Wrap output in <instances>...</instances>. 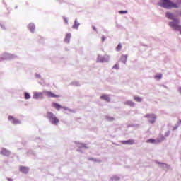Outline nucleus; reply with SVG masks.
<instances>
[{
    "label": "nucleus",
    "mask_w": 181,
    "mask_h": 181,
    "mask_svg": "<svg viewBox=\"0 0 181 181\" xmlns=\"http://www.w3.org/2000/svg\"><path fill=\"white\" fill-rule=\"evenodd\" d=\"M160 6L163 8H166L167 9H170L171 8H179V4L170 1V0H161Z\"/></svg>",
    "instance_id": "1"
},
{
    "label": "nucleus",
    "mask_w": 181,
    "mask_h": 181,
    "mask_svg": "<svg viewBox=\"0 0 181 181\" xmlns=\"http://www.w3.org/2000/svg\"><path fill=\"white\" fill-rule=\"evenodd\" d=\"M166 18H168V19H172L173 21H172V22L169 23V26L170 28H172V26H170V23H176L177 21H178V23H177L178 26H180V25H179V23H180L179 20L175 19L173 18V15L171 13H166Z\"/></svg>",
    "instance_id": "2"
},
{
    "label": "nucleus",
    "mask_w": 181,
    "mask_h": 181,
    "mask_svg": "<svg viewBox=\"0 0 181 181\" xmlns=\"http://www.w3.org/2000/svg\"><path fill=\"white\" fill-rule=\"evenodd\" d=\"M177 23H179V21H177L176 23H170V26H171L174 30L180 32L181 35V25H177Z\"/></svg>",
    "instance_id": "3"
},
{
    "label": "nucleus",
    "mask_w": 181,
    "mask_h": 181,
    "mask_svg": "<svg viewBox=\"0 0 181 181\" xmlns=\"http://www.w3.org/2000/svg\"><path fill=\"white\" fill-rule=\"evenodd\" d=\"M45 93H46L47 97H49L51 98H59V97H60V95H56V94L52 93L51 91H46Z\"/></svg>",
    "instance_id": "4"
},
{
    "label": "nucleus",
    "mask_w": 181,
    "mask_h": 181,
    "mask_svg": "<svg viewBox=\"0 0 181 181\" xmlns=\"http://www.w3.org/2000/svg\"><path fill=\"white\" fill-rule=\"evenodd\" d=\"M100 100H104L105 101H107V103H110V101H111V98H110V96L106 94H103L100 96Z\"/></svg>",
    "instance_id": "5"
},
{
    "label": "nucleus",
    "mask_w": 181,
    "mask_h": 181,
    "mask_svg": "<svg viewBox=\"0 0 181 181\" xmlns=\"http://www.w3.org/2000/svg\"><path fill=\"white\" fill-rule=\"evenodd\" d=\"M121 144H122L123 145H134V141L132 139H129L127 141H121Z\"/></svg>",
    "instance_id": "6"
},
{
    "label": "nucleus",
    "mask_w": 181,
    "mask_h": 181,
    "mask_svg": "<svg viewBox=\"0 0 181 181\" xmlns=\"http://www.w3.org/2000/svg\"><path fill=\"white\" fill-rule=\"evenodd\" d=\"M148 122L151 123V124H154L156 119V117H155V115H148Z\"/></svg>",
    "instance_id": "7"
},
{
    "label": "nucleus",
    "mask_w": 181,
    "mask_h": 181,
    "mask_svg": "<svg viewBox=\"0 0 181 181\" xmlns=\"http://www.w3.org/2000/svg\"><path fill=\"white\" fill-rule=\"evenodd\" d=\"M49 121L50 122H52V124H59V119L53 116H51L49 117Z\"/></svg>",
    "instance_id": "8"
},
{
    "label": "nucleus",
    "mask_w": 181,
    "mask_h": 181,
    "mask_svg": "<svg viewBox=\"0 0 181 181\" xmlns=\"http://www.w3.org/2000/svg\"><path fill=\"white\" fill-rule=\"evenodd\" d=\"M8 119H9V121H11L13 122V124H21V122L19 120L13 118V117H12V116H9Z\"/></svg>",
    "instance_id": "9"
},
{
    "label": "nucleus",
    "mask_w": 181,
    "mask_h": 181,
    "mask_svg": "<svg viewBox=\"0 0 181 181\" xmlns=\"http://www.w3.org/2000/svg\"><path fill=\"white\" fill-rule=\"evenodd\" d=\"M1 60H9L11 59V54H4L1 57Z\"/></svg>",
    "instance_id": "10"
},
{
    "label": "nucleus",
    "mask_w": 181,
    "mask_h": 181,
    "mask_svg": "<svg viewBox=\"0 0 181 181\" xmlns=\"http://www.w3.org/2000/svg\"><path fill=\"white\" fill-rule=\"evenodd\" d=\"M20 170H21V172H22L23 173H28L29 172V168L21 166V167H20Z\"/></svg>",
    "instance_id": "11"
},
{
    "label": "nucleus",
    "mask_w": 181,
    "mask_h": 181,
    "mask_svg": "<svg viewBox=\"0 0 181 181\" xmlns=\"http://www.w3.org/2000/svg\"><path fill=\"white\" fill-rule=\"evenodd\" d=\"M125 105H129V107H135V103L132 100H127L124 103Z\"/></svg>",
    "instance_id": "12"
},
{
    "label": "nucleus",
    "mask_w": 181,
    "mask_h": 181,
    "mask_svg": "<svg viewBox=\"0 0 181 181\" xmlns=\"http://www.w3.org/2000/svg\"><path fill=\"white\" fill-rule=\"evenodd\" d=\"M78 26H80V23H78L77 20H75L74 24L72 26V29H78Z\"/></svg>",
    "instance_id": "13"
},
{
    "label": "nucleus",
    "mask_w": 181,
    "mask_h": 181,
    "mask_svg": "<svg viewBox=\"0 0 181 181\" xmlns=\"http://www.w3.org/2000/svg\"><path fill=\"white\" fill-rule=\"evenodd\" d=\"M127 59H128V55H122L120 58L122 63H127Z\"/></svg>",
    "instance_id": "14"
},
{
    "label": "nucleus",
    "mask_w": 181,
    "mask_h": 181,
    "mask_svg": "<svg viewBox=\"0 0 181 181\" xmlns=\"http://www.w3.org/2000/svg\"><path fill=\"white\" fill-rule=\"evenodd\" d=\"M28 29L30 30V32H35V24L30 23L28 25Z\"/></svg>",
    "instance_id": "15"
},
{
    "label": "nucleus",
    "mask_w": 181,
    "mask_h": 181,
    "mask_svg": "<svg viewBox=\"0 0 181 181\" xmlns=\"http://www.w3.org/2000/svg\"><path fill=\"white\" fill-rule=\"evenodd\" d=\"M71 37V34H70V33L66 34V37H65V39H64L65 42H66V43H69V42H70Z\"/></svg>",
    "instance_id": "16"
},
{
    "label": "nucleus",
    "mask_w": 181,
    "mask_h": 181,
    "mask_svg": "<svg viewBox=\"0 0 181 181\" xmlns=\"http://www.w3.org/2000/svg\"><path fill=\"white\" fill-rule=\"evenodd\" d=\"M54 108H56V110H62V108H63V107H62V105H59L58 103H53L52 104Z\"/></svg>",
    "instance_id": "17"
},
{
    "label": "nucleus",
    "mask_w": 181,
    "mask_h": 181,
    "mask_svg": "<svg viewBox=\"0 0 181 181\" xmlns=\"http://www.w3.org/2000/svg\"><path fill=\"white\" fill-rule=\"evenodd\" d=\"M134 101H136V103H142V98L139 97V96H134Z\"/></svg>",
    "instance_id": "18"
},
{
    "label": "nucleus",
    "mask_w": 181,
    "mask_h": 181,
    "mask_svg": "<svg viewBox=\"0 0 181 181\" xmlns=\"http://www.w3.org/2000/svg\"><path fill=\"white\" fill-rule=\"evenodd\" d=\"M42 93H34V98H36V99H37V98H42Z\"/></svg>",
    "instance_id": "19"
},
{
    "label": "nucleus",
    "mask_w": 181,
    "mask_h": 181,
    "mask_svg": "<svg viewBox=\"0 0 181 181\" xmlns=\"http://www.w3.org/2000/svg\"><path fill=\"white\" fill-rule=\"evenodd\" d=\"M155 142H156V140H155L153 139H149L146 140L147 144H155Z\"/></svg>",
    "instance_id": "20"
},
{
    "label": "nucleus",
    "mask_w": 181,
    "mask_h": 181,
    "mask_svg": "<svg viewBox=\"0 0 181 181\" xmlns=\"http://www.w3.org/2000/svg\"><path fill=\"white\" fill-rule=\"evenodd\" d=\"M24 97L25 100H29V98H30V95L28 92H25Z\"/></svg>",
    "instance_id": "21"
},
{
    "label": "nucleus",
    "mask_w": 181,
    "mask_h": 181,
    "mask_svg": "<svg viewBox=\"0 0 181 181\" xmlns=\"http://www.w3.org/2000/svg\"><path fill=\"white\" fill-rule=\"evenodd\" d=\"M155 78L156 80H160V78H162V74H158L156 75Z\"/></svg>",
    "instance_id": "22"
},
{
    "label": "nucleus",
    "mask_w": 181,
    "mask_h": 181,
    "mask_svg": "<svg viewBox=\"0 0 181 181\" xmlns=\"http://www.w3.org/2000/svg\"><path fill=\"white\" fill-rule=\"evenodd\" d=\"M121 49H122V45H121V43H119V45H117L116 50H117V52H119V50H121Z\"/></svg>",
    "instance_id": "23"
},
{
    "label": "nucleus",
    "mask_w": 181,
    "mask_h": 181,
    "mask_svg": "<svg viewBox=\"0 0 181 181\" xmlns=\"http://www.w3.org/2000/svg\"><path fill=\"white\" fill-rule=\"evenodd\" d=\"M113 69H115L116 70H118V69H119V65L118 64H115L114 66H113Z\"/></svg>",
    "instance_id": "24"
},
{
    "label": "nucleus",
    "mask_w": 181,
    "mask_h": 181,
    "mask_svg": "<svg viewBox=\"0 0 181 181\" xmlns=\"http://www.w3.org/2000/svg\"><path fill=\"white\" fill-rule=\"evenodd\" d=\"M119 13H121V14H122V13H128V11H119Z\"/></svg>",
    "instance_id": "25"
},
{
    "label": "nucleus",
    "mask_w": 181,
    "mask_h": 181,
    "mask_svg": "<svg viewBox=\"0 0 181 181\" xmlns=\"http://www.w3.org/2000/svg\"><path fill=\"white\" fill-rule=\"evenodd\" d=\"M64 21L65 23H69V20L67 19V18H64Z\"/></svg>",
    "instance_id": "26"
},
{
    "label": "nucleus",
    "mask_w": 181,
    "mask_h": 181,
    "mask_svg": "<svg viewBox=\"0 0 181 181\" xmlns=\"http://www.w3.org/2000/svg\"><path fill=\"white\" fill-rule=\"evenodd\" d=\"M107 121H113L114 118H112V117H107Z\"/></svg>",
    "instance_id": "27"
},
{
    "label": "nucleus",
    "mask_w": 181,
    "mask_h": 181,
    "mask_svg": "<svg viewBox=\"0 0 181 181\" xmlns=\"http://www.w3.org/2000/svg\"><path fill=\"white\" fill-rule=\"evenodd\" d=\"M105 37L103 36L102 37V42H105Z\"/></svg>",
    "instance_id": "28"
},
{
    "label": "nucleus",
    "mask_w": 181,
    "mask_h": 181,
    "mask_svg": "<svg viewBox=\"0 0 181 181\" xmlns=\"http://www.w3.org/2000/svg\"><path fill=\"white\" fill-rule=\"evenodd\" d=\"M7 180H8V181H13V180L12 178H7Z\"/></svg>",
    "instance_id": "29"
},
{
    "label": "nucleus",
    "mask_w": 181,
    "mask_h": 181,
    "mask_svg": "<svg viewBox=\"0 0 181 181\" xmlns=\"http://www.w3.org/2000/svg\"><path fill=\"white\" fill-rule=\"evenodd\" d=\"M93 30L97 31V28H95V26H93Z\"/></svg>",
    "instance_id": "30"
},
{
    "label": "nucleus",
    "mask_w": 181,
    "mask_h": 181,
    "mask_svg": "<svg viewBox=\"0 0 181 181\" xmlns=\"http://www.w3.org/2000/svg\"><path fill=\"white\" fill-rule=\"evenodd\" d=\"M2 29H5V26L1 25Z\"/></svg>",
    "instance_id": "31"
},
{
    "label": "nucleus",
    "mask_w": 181,
    "mask_h": 181,
    "mask_svg": "<svg viewBox=\"0 0 181 181\" xmlns=\"http://www.w3.org/2000/svg\"><path fill=\"white\" fill-rule=\"evenodd\" d=\"M4 152H5V150H3V151H2V153H4Z\"/></svg>",
    "instance_id": "32"
},
{
    "label": "nucleus",
    "mask_w": 181,
    "mask_h": 181,
    "mask_svg": "<svg viewBox=\"0 0 181 181\" xmlns=\"http://www.w3.org/2000/svg\"><path fill=\"white\" fill-rule=\"evenodd\" d=\"M180 139H181V135H180Z\"/></svg>",
    "instance_id": "33"
}]
</instances>
